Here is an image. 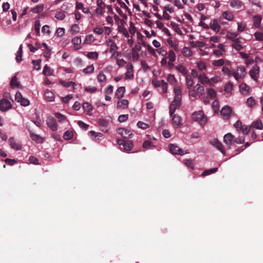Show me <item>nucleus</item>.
I'll list each match as a JSON object with an SVG mask.
<instances>
[{
	"label": "nucleus",
	"instance_id": "obj_45",
	"mask_svg": "<svg viewBox=\"0 0 263 263\" xmlns=\"http://www.w3.org/2000/svg\"><path fill=\"white\" fill-rule=\"evenodd\" d=\"M217 170H218V168L217 167H215V168H211V169H210V170H205L202 174V176H205L210 175L211 174L215 173L216 172H217Z\"/></svg>",
	"mask_w": 263,
	"mask_h": 263
},
{
	"label": "nucleus",
	"instance_id": "obj_1",
	"mask_svg": "<svg viewBox=\"0 0 263 263\" xmlns=\"http://www.w3.org/2000/svg\"><path fill=\"white\" fill-rule=\"evenodd\" d=\"M175 97L174 101L170 106V114L172 116L176 109L179 107L181 104V89L179 86H175L174 88Z\"/></svg>",
	"mask_w": 263,
	"mask_h": 263
},
{
	"label": "nucleus",
	"instance_id": "obj_52",
	"mask_svg": "<svg viewBox=\"0 0 263 263\" xmlns=\"http://www.w3.org/2000/svg\"><path fill=\"white\" fill-rule=\"evenodd\" d=\"M114 87L112 85L108 86L104 89L105 95H111L113 92Z\"/></svg>",
	"mask_w": 263,
	"mask_h": 263
},
{
	"label": "nucleus",
	"instance_id": "obj_23",
	"mask_svg": "<svg viewBox=\"0 0 263 263\" xmlns=\"http://www.w3.org/2000/svg\"><path fill=\"white\" fill-rule=\"evenodd\" d=\"M205 67H201L199 69L200 73L199 74L198 78L201 82L208 83V80H209V79H208V78L204 74L201 73V72L202 70H204L205 69Z\"/></svg>",
	"mask_w": 263,
	"mask_h": 263
},
{
	"label": "nucleus",
	"instance_id": "obj_61",
	"mask_svg": "<svg viewBox=\"0 0 263 263\" xmlns=\"http://www.w3.org/2000/svg\"><path fill=\"white\" fill-rule=\"evenodd\" d=\"M93 31L97 34H101L104 31V29L103 27H97L93 29Z\"/></svg>",
	"mask_w": 263,
	"mask_h": 263
},
{
	"label": "nucleus",
	"instance_id": "obj_17",
	"mask_svg": "<svg viewBox=\"0 0 263 263\" xmlns=\"http://www.w3.org/2000/svg\"><path fill=\"white\" fill-rule=\"evenodd\" d=\"M82 107L84 111L86 112L87 115L90 116L92 114V111L93 110V107L88 102H84Z\"/></svg>",
	"mask_w": 263,
	"mask_h": 263
},
{
	"label": "nucleus",
	"instance_id": "obj_24",
	"mask_svg": "<svg viewBox=\"0 0 263 263\" xmlns=\"http://www.w3.org/2000/svg\"><path fill=\"white\" fill-rule=\"evenodd\" d=\"M166 58L169 60L168 62V66H174L172 63L174 62L176 59V55L174 52L173 50H170L168 52V55Z\"/></svg>",
	"mask_w": 263,
	"mask_h": 263
},
{
	"label": "nucleus",
	"instance_id": "obj_38",
	"mask_svg": "<svg viewBox=\"0 0 263 263\" xmlns=\"http://www.w3.org/2000/svg\"><path fill=\"white\" fill-rule=\"evenodd\" d=\"M261 21V17L260 15H257L253 17L254 25L255 27H259Z\"/></svg>",
	"mask_w": 263,
	"mask_h": 263
},
{
	"label": "nucleus",
	"instance_id": "obj_41",
	"mask_svg": "<svg viewBox=\"0 0 263 263\" xmlns=\"http://www.w3.org/2000/svg\"><path fill=\"white\" fill-rule=\"evenodd\" d=\"M54 70L50 67H44L43 73L46 76H52L53 74Z\"/></svg>",
	"mask_w": 263,
	"mask_h": 263
},
{
	"label": "nucleus",
	"instance_id": "obj_35",
	"mask_svg": "<svg viewBox=\"0 0 263 263\" xmlns=\"http://www.w3.org/2000/svg\"><path fill=\"white\" fill-rule=\"evenodd\" d=\"M10 84L12 88H18L20 87V83L15 76L12 78Z\"/></svg>",
	"mask_w": 263,
	"mask_h": 263
},
{
	"label": "nucleus",
	"instance_id": "obj_2",
	"mask_svg": "<svg viewBox=\"0 0 263 263\" xmlns=\"http://www.w3.org/2000/svg\"><path fill=\"white\" fill-rule=\"evenodd\" d=\"M232 70L233 72H231L229 67H223L222 69L224 74L229 76H232L237 80L243 78L245 76V67H236V69H233Z\"/></svg>",
	"mask_w": 263,
	"mask_h": 263
},
{
	"label": "nucleus",
	"instance_id": "obj_46",
	"mask_svg": "<svg viewBox=\"0 0 263 263\" xmlns=\"http://www.w3.org/2000/svg\"><path fill=\"white\" fill-rule=\"evenodd\" d=\"M118 31L119 32L122 33L125 37H128L129 36V33L127 30L123 26H119Z\"/></svg>",
	"mask_w": 263,
	"mask_h": 263
},
{
	"label": "nucleus",
	"instance_id": "obj_49",
	"mask_svg": "<svg viewBox=\"0 0 263 263\" xmlns=\"http://www.w3.org/2000/svg\"><path fill=\"white\" fill-rule=\"evenodd\" d=\"M238 35V34L236 32H228L227 34V37L234 41Z\"/></svg>",
	"mask_w": 263,
	"mask_h": 263
},
{
	"label": "nucleus",
	"instance_id": "obj_53",
	"mask_svg": "<svg viewBox=\"0 0 263 263\" xmlns=\"http://www.w3.org/2000/svg\"><path fill=\"white\" fill-rule=\"evenodd\" d=\"M25 98L23 97L20 92L17 91L15 95V100L17 102L20 103Z\"/></svg>",
	"mask_w": 263,
	"mask_h": 263
},
{
	"label": "nucleus",
	"instance_id": "obj_34",
	"mask_svg": "<svg viewBox=\"0 0 263 263\" xmlns=\"http://www.w3.org/2000/svg\"><path fill=\"white\" fill-rule=\"evenodd\" d=\"M23 53V46L21 45L19 47L18 50H17L16 54V60L17 62L19 63L22 61V57Z\"/></svg>",
	"mask_w": 263,
	"mask_h": 263
},
{
	"label": "nucleus",
	"instance_id": "obj_42",
	"mask_svg": "<svg viewBox=\"0 0 263 263\" xmlns=\"http://www.w3.org/2000/svg\"><path fill=\"white\" fill-rule=\"evenodd\" d=\"M73 136V133L71 130L66 131L63 135V138L65 140H68L72 138Z\"/></svg>",
	"mask_w": 263,
	"mask_h": 263
},
{
	"label": "nucleus",
	"instance_id": "obj_51",
	"mask_svg": "<svg viewBox=\"0 0 263 263\" xmlns=\"http://www.w3.org/2000/svg\"><path fill=\"white\" fill-rule=\"evenodd\" d=\"M239 54L241 55V57L243 59H246V64L247 65L252 64L253 61L250 60L248 59V55L243 52H240Z\"/></svg>",
	"mask_w": 263,
	"mask_h": 263
},
{
	"label": "nucleus",
	"instance_id": "obj_57",
	"mask_svg": "<svg viewBox=\"0 0 263 263\" xmlns=\"http://www.w3.org/2000/svg\"><path fill=\"white\" fill-rule=\"evenodd\" d=\"M55 17L59 20H63L65 17V15L63 12H57L55 14Z\"/></svg>",
	"mask_w": 263,
	"mask_h": 263
},
{
	"label": "nucleus",
	"instance_id": "obj_59",
	"mask_svg": "<svg viewBox=\"0 0 263 263\" xmlns=\"http://www.w3.org/2000/svg\"><path fill=\"white\" fill-rule=\"evenodd\" d=\"M85 90L86 91L90 92V93H93L97 91V88L95 86H87L85 88Z\"/></svg>",
	"mask_w": 263,
	"mask_h": 263
},
{
	"label": "nucleus",
	"instance_id": "obj_58",
	"mask_svg": "<svg viewBox=\"0 0 263 263\" xmlns=\"http://www.w3.org/2000/svg\"><path fill=\"white\" fill-rule=\"evenodd\" d=\"M233 88V84L231 82L227 83L224 87V90L227 92L231 91Z\"/></svg>",
	"mask_w": 263,
	"mask_h": 263
},
{
	"label": "nucleus",
	"instance_id": "obj_16",
	"mask_svg": "<svg viewBox=\"0 0 263 263\" xmlns=\"http://www.w3.org/2000/svg\"><path fill=\"white\" fill-rule=\"evenodd\" d=\"M232 112V109L228 106L222 107L221 110V115L225 118H228Z\"/></svg>",
	"mask_w": 263,
	"mask_h": 263
},
{
	"label": "nucleus",
	"instance_id": "obj_50",
	"mask_svg": "<svg viewBox=\"0 0 263 263\" xmlns=\"http://www.w3.org/2000/svg\"><path fill=\"white\" fill-rule=\"evenodd\" d=\"M40 22L39 20H36L34 24V30L37 35H40Z\"/></svg>",
	"mask_w": 263,
	"mask_h": 263
},
{
	"label": "nucleus",
	"instance_id": "obj_36",
	"mask_svg": "<svg viewBox=\"0 0 263 263\" xmlns=\"http://www.w3.org/2000/svg\"><path fill=\"white\" fill-rule=\"evenodd\" d=\"M95 40V37L92 34H89L86 36L85 40L83 42L84 44H89L92 43Z\"/></svg>",
	"mask_w": 263,
	"mask_h": 263
},
{
	"label": "nucleus",
	"instance_id": "obj_47",
	"mask_svg": "<svg viewBox=\"0 0 263 263\" xmlns=\"http://www.w3.org/2000/svg\"><path fill=\"white\" fill-rule=\"evenodd\" d=\"M137 126L139 128L142 129H145L149 127V125L148 124L142 121H139L137 123Z\"/></svg>",
	"mask_w": 263,
	"mask_h": 263
},
{
	"label": "nucleus",
	"instance_id": "obj_8",
	"mask_svg": "<svg viewBox=\"0 0 263 263\" xmlns=\"http://www.w3.org/2000/svg\"><path fill=\"white\" fill-rule=\"evenodd\" d=\"M168 148L170 152L173 155H180L181 156H182L184 154L181 148H180L178 146L175 144H169Z\"/></svg>",
	"mask_w": 263,
	"mask_h": 263
},
{
	"label": "nucleus",
	"instance_id": "obj_25",
	"mask_svg": "<svg viewBox=\"0 0 263 263\" xmlns=\"http://www.w3.org/2000/svg\"><path fill=\"white\" fill-rule=\"evenodd\" d=\"M30 137L32 140L36 142L37 143H42L44 141V139L42 137L33 133H30Z\"/></svg>",
	"mask_w": 263,
	"mask_h": 263
},
{
	"label": "nucleus",
	"instance_id": "obj_55",
	"mask_svg": "<svg viewBox=\"0 0 263 263\" xmlns=\"http://www.w3.org/2000/svg\"><path fill=\"white\" fill-rule=\"evenodd\" d=\"M246 103L249 107H251L254 106L256 104L255 101L253 97L249 98L247 100Z\"/></svg>",
	"mask_w": 263,
	"mask_h": 263
},
{
	"label": "nucleus",
	"instance_id": "obj_30",
	"mask_svg": "<svg viewBox=\"0 0 263 263\" xmlns=\"http://www.w3.org/2000/svg\"><path fill=\"white\" fill-rule=\"evenodd\" d=\"M241 92L243 95H247L249 91V87L247 84L242 83L239 86Z\"/></svg>",
	"mask_w": 263,
	"mask_h": 263
},
{
	"label": "nucleus",
	"instance_id": "obj_37",
	"mask_svg": "<svg viewBox=\"0 0 263 263\" xmlns=\"http://www.w3.org/2000/svg\"><path fill=\"white\" fill-rule=\"evenodd\" d=\"M232 47L236 49L237 50H240L243 48L242 45L239 44V39H235L232 44Z\"/></svg>",
	"mask_w": 263,
	"mask_h": 263
},
{
	"label": "nucleus",
	"instance_id": "obj_31",
	"mask_svg": "<svg viewBox=\"0 0 263 263\" xmlns=\"http://www.w3.org/2000/svg\"><path fill=\"white\" fill-rule=\"evenodd\" d=\"M190 44L193 48H196V47L202 48L205 45L204 42H201V41H197V42L191 41V42H190Z\"/></svg>",
	"mask_w": 263,
	"mask_h": 263
},
{
	"label": "nucleus",
	"instance_id": "obj_56",
	"mask_svg": "<svg viewBox=\"0 0 263 263\" xmlns=\"http://www.w3.org/2000/svg\"><path fill=\"white\" fill-rule=\"evenodd\" d=\"M87 56L89 59H97L98 57V53L97 52H89L87 53Z\"/></svg>",
	"mask_w": 263,
	"mask_h": 263
},
{
	"label": "nucleus",
	"instance_id": "obj_26",
	"mask_svg": "<svg viewBox=\"0 0 263 263\" xmlns=\"http://www.w3.org/2000/svg\"><path fill=\"white\" fill-rule=\"evenodd\" d=\"M72 43L74 45V47L75 49L77 50L80 48V47H78L81 43V39L80 36H76L72 39L71 41Z\"/></svg>",
	"mask_w": 263,
	"mask_h": 263
},
{
	"label": "nucleus",
	"instance_id": "obj_6",
	"mask_svg": "<svg viewBox=\"0 0 263 263\" xmlns=\"http://www.w3.org/2000/svg\"><path fill=\"white\" fill-rule=\"evenodd\" d=\"M235 140L233 136L231 133L226 134L223 137V142L229 148H231V145L235 143Z\"/></svg>",
	"mask_w": 263,
	"mask_h": 263
},
{
	"label": "nucleus",
	"instance_id": "obj_40",
	"mask_svg": "<svg viewBox=\"0 0 263 263\" xmlns=\"http://www.w3.org/2000/svg\"><path fill=\"white\" fill-rule=\"evenodd\" d=\"M207 93L211 99H214L216 97L217 93L212 88H209L207 90Z\"/></svg>",
	"mask_w": 263,
	"mask_h": 263
},
{
	"label": "nucleus",
	"instance_id": "obj_13",
	"mask_svg": "<svg viewBox=\"0 0 263 263\" xmlns=\"http://www.w3.org/2000/svg\"><path fill=\"white\" fill-rule=\"evenodd\" d=\"M9 143L11 147L16 151H19L22 149L21 144L18 142H16L13 138H9Z\"/></svg>",
	"mask_w": 263,
	"mask_h": 263
},
{
	"label": "nucleus",
	"instance_id": "obj_54",
	"mask_svg": "<svg viewBox=\"0 0 263 263\" xmlns=\"http://www.w3.org/2000/svg\"><path fill=\"white\" fill-rule=\"evenodd\" d=\"M25 98L23 97L20 92L17 91L15 95V100L17 102L20 103Z\"/></svg>",
	"mask_w": 263,
	"mask_h": 263
},
{
	"label": "nucleus",
	"instance_id": "obj_18",
	"mask_svg": "<svg viewBox=\"0 0 263 263\" xmlns=\"http://www.w3.org/2000/svg\"><path fill=\"white\" fill-rule=\"evenodd\" d=\"M47 124L48 126L54 131L57 129V124L55 120L53 118H48L47 120Z\"/></svg>",
	"mask_w": 263,
	"mask_h": 263
},
{
	"label": "nucleus",
	"instance_id": "obj_28",
	"mask_svg": "<svg viewBox=\"0 0 263 263\" xmlns=\"http://www.w3.org/2000/svg\"><path fill=\"white\" fill-rule=\"evenodd\" d=\"M54 116L58 119L59 122L65 123L68 122L67 118L60 112L55 113Z\"/></svg>",
	"mask_w": 263,
	"mask_h": 263
},
{
	"label": "nucleus",
	"instance_id": "obj_33",
	"mask_svg": "<svg viewBox=\"0 0 263 263\" xmlns=\"http://www.w3.org/2000/svg\"><path fill=\"white\" fill-rule=\"evenodd\" d=\"M60 83L65 87H69L72 86L73 87V89H76L75 86H76V84L74 82H73L72 81L65 82L64 81L60 80Z\"/></svg>",
	"mask_w": 263,
	"mask_h": 263
},
{
	"label": "nucleus",
	"instance_id": "obj_27",
	"mask_svg": "<svg viewBox=\"0 0 263 263\" xmlns=\"http://www.w3.org/2000/svg\"><path fill=\"white\" fill-rule=\"evenodd\" d=\"M107 44L108 46H110L109 51L110 52L113 53L118 49L116 44L111 39H109L107 41Z\"/></svg>",
	"mask_w": 263,
	"mask_h": 263
},
{
	"label": "nucleus",
	"instance_id": "obj_10",
	"mask_svg": "<svg viewBox=\"0 0 263 263\" xmlns=\"http://www.w3.org/2000/svg\"><path fill=\"white\" fill-rule=\"evenodd\" d=\"M210 143L220 151L222 154L225 153L222 144L217 139H212L210 141Z\"/></svg>",
	"mask_w": 263,
	"mask_h": 263
},
{
	"label": "nucleus",
	"instance_id": "obj_12",
	"mask_svg": "<svg viewBox=\"0 0 263 263\" xmlns=\"http://www.w3.org/2000/svg\"><path fill=\"white\" fill-rule=\"evenodd\" d=\"M182 118L180 116L174 115L172 117V123L174 127H179L182 125Z\"/></svg>",
	"mask_w": 263,
	"mask_h": 263
},
{
	"label": "nucleus",
	"instance_id": "obj_29",
	"mask_svg": "<svg viewBox=\"0 0 263 263\" xmlns=\"http://www.w3.org/2000/svg\"><path fill=\"white\" fill-rule=\"evenodd\" d=\"M133 76H134L133 67H126L125 79H131L133 78Z\"/></svg>",
	"mask_w": 263,
	"mask_h": 263
},
{
	"label": "nucleus",
	"instance_id": "obj_11",
	"mask_svg": "<svg viewBox=\"0 0 263 263\" xmlns=\"http://www.w3.org/2000/svg\"><path fill=\"white\" fill-rule=\"evenodd\" d=\"M117 133L124 138H130L132 134L129 130L123 128H118Z\"/></svg>",
	"mask_w": 263,
	"mask_h": 263
},
{
	"label": "nucleus",
	"instance_id": "obj_19",
	"mask_svg": "<svg viewBox=\"0 0 263 263\" xmlns=\"http://www.w3.org/2000/svg\"><path fill=\"white\" fill-rule=\"evenodd\" d=\"M44 96L46 100L49 102H53L55 99L54 93L48 89L45 91Z\"/></svg>",
	"mask_w": 263,
	"mask_h": 263
},
{
	"label": "nucleus",
	"instance_id": "obj_14",
	"mask_svg": "<svg viewBox=\"0 0 263 263\" xmlns=\"http://www.w3.org/2000/svg\"><path fill=\"white\" fill-rule=\"evenodd\" d=\"M210 27L214 31L218 32L220 30V23L217 19H214L210 24Z\"/></svg>",
	"mask_w": 263,
	"mask_h": 263
},
{
	"label": "nucleus",
	"instance_id": "obj_21",
	"mask_svg": "<svg viewBox=\"0 0 263 263\" xmlns=\"http://www.w3.org/2000/svg\"><path fill=\"white\" fill-rule=\"evenodd\" d=\"M259 72V67H253V68L251 69L249 73L251 78L254 80H257V75Z\"/></svg>",
	"mask_w": 263,
	"mask_h": 263
},
{
	"label": "nucleus",
	"instance_id": "obj_9",
	"mask_svg": "<svg viewBox=\"0 0 263 263\" xmlns=\"http://www.w3.org/2000/svg\"><path fill=\"white\" fill-rule=\"evenodd\" d=\"M230 5L231 7L242 10L244 9V5L240 0H230Z\"/></svg>",
	"mask_w": 263,
	"mask_h": 263
},
{
	"label": "nucleus",
	"instance_id": "obj_62",
	"mask_svg": "<svg viewBox=\"0 0 263 263\" xmlns=\"http://www.w3.org/2000/svg\"><path fill=\"white\" fill-rule=\"evenodd\" d=\"M185 164L186 165L187 167L189 168H191L192 169L194 168V162L193 160L191 159L186 160L185 162Z\"/></svg>",
	"mask_w": 263,
	"mask_h": 263
},
{
	"label": "nucleus",
	"instance_id": "obj_63",
	"mask_svg": "<svg viewBox=\"0 0 263 263\" xmlns=\"http://www.w3.org/2000/svg\"><path fill=\"white\" fill-rule=\"evenodd\" d=\"M128 115H122L119 116L118 121L120 122H123L126 121L128 119Z\"/></svg>",
	"mask_w": 263,
	"mask_h": 263
},
{
	"label": "nucleus",
	"instance_id": "obj_4",
	"mask_svg": "<svg viewBox=\"0 0 263 263\" xmlns=\"http://www.w3.org/2000/svg\"><path fill=\"white\" fill-rule=\"evenodd\" d=\"M204 87L199 84H196L194 87L190 90L189 96L192 98H200L204 94Z\"/></svg>",
	"mask_w": 263,
	"mask_h": 263
},
{
	"label": "nucleus",
	"instance_id": "obj_22",
	"mask_svg": "<svg viewBox=\"0 0 263 263\" xmlns=\"http://www.w3.org/2000/svg\"><path fill=\"white\" fill-rule=\"evenodd\" d=\"M125 92V87L123 86L119 87L115 92V97L118 99L122 98Z\"/></svg>",
	"mask_w": 263,
	"mask_h": 263
},
{
	"label": "nucleus",
	"instance_id": "obj_60",
	"mask_svg": "<svg viewBox=\"0 0 263 263\" xmlns=\"http://www.w3.org/2000/svg\"><path fill=\"white\" fill-rule=\"evenodd\" d=\"M65 33V29L63 28H59L55 32V34L58 36H62Z\"/></svg>",
	"mask_w": 263,
	"mask_h": 263
},
{
	"label": "nucleus",
	"instance_id": "obj_44",
	"mask_svg": "<svg viewBox=\"0 0 263 263\" xmlns=\"http://www.w3.org/2000/svg\"><path fill=\"white\" fill-rule=\"evenodd\" d=\"M220 81L221 78H220V77L216 76L214 78H212L211 79H209V80H208V83L211 85H213L214 84L220 82Z\"/></svg>",
	"mask_w": 263,
	"mask_h": 263
},
{
	"label": "nucleus",
	"instance_id": "obj_7",
	"mask_svg": "<svg viewBox=\"0 0 263 263\" xmlns=\"http://www.w3.org/2000/svg\"><path fill=\"white\" fill-rule=\"evenodd\" d=\"M12 105L11 102L6 99H2L0 100V110L2 111H5L11 109Z\"/></svg>",
	"mask_w": 263,
	"mask_h": 263
},
{
	"label": "nucleus",
	"instance_id": "obj_3",
	"mask_svg": "<svg viewBox=\"0 0 263 263\" xmlns=\"http://www.w3.org/2000/svg\"><path fill=\"white\" fill-rule=\"evenodd\" d=\"M192 119L194 121L197 122L200 125H204L207 122V118L202 110L195 111L192 115Z\"/></svg>",
	"mask_w": 263,
	"mask_h": 263
},
{
	"label": "nucleus",
	"instance_id": "obj_43",
	"mask_svg": "<svg viewBox=\"0 0 263 263\" xmlns=\"http://www.w3.org/2000/svg\"><path fill=\"white\" fill-rule=\"evenodd\" d=\"M43 5H37L35 7L31 8V11L34 13H37L43 11Z\"/></svg>",
	"mask_w": 263,
	"mask_h": 263
},
{
	"label": "nucleus",
	"instance_id": "obj_64",
	"mask_svg": "<svg viewBox=\"0 0 263 263\" xmlns=\"http://www.w3.org/2000/svg\"><path fill=\"white\" fill-rule=\"evenodd\" d=\"M255 39L257 41H263V33L256 32L254 34Z\"/></svg>",
	"mask_w": 263,
	"mask_h": 263
},
{
	"label": "nucleus",
	"instance_id": "obj_15",
	"mask_svg": "<svg viewBox=\"0 0 263 263\" xmlns=\"http://www.w3.org/2000/svg\"><path fill=\"white\" fill-rule=\"evenodd\" d=\"M128 101L126 99H120L118 101L117 108L120 109H124L128 107Z\"/></svg>",
	"mask_w": 263,
	"mask_h": 263
},
{
	"label": "nucleus",
	"instance_id": "obj_20",
	"mask_svg": "<svg viewBox=\"0 0 263 263\" xmlns=\"http://www.w3.org/2000/svg\"><path fill=\"white\" fill-rule=\"evenodd\" d=\"M250 127L252 128H255L257 129H263V124L262 121L260 120H257L256 121L252 122L251 124Z\"/></svg>",
	"mask_w": 263,
	"mask_h": 263
},
{
	"label": "nucleus",
	"instance_id": "obj_39",
	"mask_svg": "<svg viewBox=\"0 0 263 263\" xmlns=\"http://www.w3.org/2000/svg\"><path fill=\"white\" fill-rule=\"evenodd\" d=\"M70 31L72 34H76L80 31V27L77 24L72 25L71 27Z\"/></svg>",
	"mask_w": 263,
	"mask_h": 263
},
{
	"label": "nucleus",
	"instance_id": "obj_48",
	"mask_svg": "<svg viewBox=\"0 0 263 263\" xmlns=\"http://www.w3.org/2000/svg\"><path fill=\"white\" fill-rule=\"evenodd\" d=\"M182 53L185 57H190L192 55V52L190 48L184 47L182 49Z\"/></svg>",
	"mask_w": 263,
	"mask_h": 263
},
{
	"label": "nucleus",
	"instance_id": "obj_32",
	"mask_svg": "<svg viewBox=\"0 0 263 263\" xmlns=\"http://www.w3.org/2000/svg\"><path fill=\"white\" fill-rule=\"evenodd\" d=\"M222 16L223 18L228 21H232L234 18V15L232 12L229 11H226L223 12L222 13Z\"/></svg>",
	"mask_w": 263,
	"mask_h": 263
},
{
	"label": "nucleus",
	"instance_id": "obj_5",
	"mask_svg": "<svg viewBox=\"0 0 263 263\" xmlns=\"http://www.w3.org/2000/svg\"><path fill=\"white\" fill-rule=\"evenodd\" d=\"M117 142L120 146H123L124 152H128L133 148V143L131 141L118 139Z\"/></svg>",
	"mask_w": 263,
	"mask_h": 263
}]
</instances>
